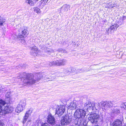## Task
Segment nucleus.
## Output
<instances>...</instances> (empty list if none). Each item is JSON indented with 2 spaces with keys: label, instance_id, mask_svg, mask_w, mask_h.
Wrapping results in <instances>:
<instances>
[{
  "label": "nucleus",
  "instance_id": "1a4fd4ad",
  "mask_svg": "<svg viewBox=\"0 0 126 126\" xmlns=\"http://www.w3.org/2000/svg\"><path fill=\"white\" fill-rule=\"evenodd\" d=\"M47 120V122L51 125H54L56 124L55 118L51 114L48 115Z\"/></svg>",
  "mask_w": 126,
  "mask_h": 126
},
{
  "label": "nucleus",
  "instance_id": "39448f33",
  "mask_svg": "<svg viewBox=\"0 0 126 126\" xmlns=\"http://www.w3.org/2000/svg\"><path fill=\"white\" fill-rule=\"evenodd\" d=\"M99 116L96 113H94L90 114L89 116L88 119L92 123H96L99 120Z\"/></svg>",
  "mask_w": 126,
  "mask_h": 126
},
{
  "label": "nucleus",
  "instance_id": "c756f323",
  "mask_svg": "<svg viewBox=\"0 0 126 126\" xmlns=\"http://www.w3.org/2000/svg\"><path fill=\"white\" fill-rule=\"evenodd\" d=\"M43 123L41 124L40 121H38L36 124L37 126H41Z\"/></svg>",
  "mask_w": 126,
  "mask_h": 126
},
{
  "label": "nucleus",
  "instance_id": "ea45409f",
  "mask_svg": "<svg viewBox=\"0 0 126 126\" xmlns=\"http://www.w3.org/2000/svg\"><path fill=\"white\" fill-rule=\"evenodd\" d=\"M96 105H95L94 106V107H95V109H96V110H97V109L98 108H97L96 107Z\"/></svg>",
  "mask_w": 126,
  "mask_h": 126
},
{
  "label": "nucleus",
  "instance_id": "b1692460",
  "mask_svg": "<svg viewBox=\"0 0 126 126\" xmlns=\"http://www.w3.org/2000/svg\"><path fill=\"white\" fill-rule=\"evenodd\" d=\"M120 112V110L117 108H115L112 110L111 113L112 114H116L119 113Z\"/></svg>",
  "mask_w": 126,
  "mask_h": 126
},
{
  "label": "nucleus",
  "instance_id": "ddd939ff",
  "mask_svg": "<svg viewBox=\"0 0 126 126\" xmlns=\"http://www.w3.org/2000/svg\"><path fill=\"white\" fill-rule=\"evenodd\" d=\"M112 103L111 101H109L108 102H104L102 104L103 109H104L105 110L108 109L109 107L112 106Z\"/></svg>",
  "mask_w": 126,
  "mask_h": 126
},
{
  "label": "nucleus",
  "instance_id": "f257e3e1",
  "mask_svg": "<svg viewBox=\"0 0 126 126\" xmlns=\"http://www.w3.org/2000/svg\"><path fill=\"white\" fill-rule=\"evenodd\" d=\"M23 74V76L21 78V81H22L23 85L24 86L31 85L35 83L36 80L33 78V76L32 74L25 73H24Z\"/></svg>",
  "mask_w": 126,
  "mask_h": 126
},
{
  "label": "nucleus",
  "instance_id": "e433bc0d",
  "mask_svg": "<svg viewBox=\"0 0 126 126\" xmlns=\"http://www.w3.org/2000/svg\"><path fill=\"white\" fill-rule=\"evenodd\" d=\"M5 125L3 123L0 122V126H4Z\"/></svg>",
  "mask_w": 126,
  "mask_h": 126
},
{
  "label": "nucleus",
  "instance_id": "5701e85b",
  "mask_svg": "<svg viewBox=\"0 0 126 126\" xmlns=\"http://www.w3.org/2000/svg\"><path fill=\"white\" fill-rule=\"evenodd\" d=\"M45 51L46 52H47V53L49 54L50 55L52 53H54V52L55 51L52 50V49H49V48H46Z\"/></svg>",
  "mask_w": 126,
  "mask_h": 126
},
{
  "label": "nucleus",
  "instance_id": "0eeeda50",
  "mask_svg": "<svg viewBox=\"0 0 126 126\" xmlns=\"http://www.w3.org/2000/svg\"><path fill=\"white\" fill-rule=\"evenodd\" d=\"M26 105L25 101L21 100L16 108V112L17 113H19L22 111L23 109V108L25 107Z\"/></svg>",
  "mask_w": 126,
  "mask_h": 126
},
{
  "label": "nucleus",
  "instance_id": "c9c22d12",
  "mask_svg": "<svg viewBox=\"0 0 126 126\" xmlns=\"http://www.w3.org/2000/svg\"><path fill=\"white\" fill-rule=\"evenodd\" d=\"M32 122V120L31 119H29L27 123L28 124H30Z\"/></svg>",
  "mask_w": 126,
  "mask_h": 126
},
{
  "label": "nucleus",
  "instance_id": "7c9ffc66",
  "mask_svg": "<svg viewBox=\"0 0 126 126\" xmlns=\"http://www.w3.org/2000/svg\"><path fill=\"white\" fill-rule=\"evenodd\" d=\"M9 20L10 21V24H11L12 22H15V19L14 18H13L10 19Z\"/></svg>",
  "mask_w": 126,
  "mask_h": 126
},
{
  "label": "nucleus",
  "instance_id": "6ab92c4d",
  "mask_svg": "<svg viewBox=\"0 0 126 126\" xmlns=\"http://www.w3.org/2000/svg\"><path fill=\"white\" fill-rule=\"evenodd\" d=\"M25 2L31 6H33L34 3L32 0H26Z\"/></svg>",
  "mask_w": 126,
  "mask_h": 126
},
{
  "label": "nucleus",
  "instance_id": "20e7f679",
  "mask_svg": "<svg viewBox=\"0 0 126 126\" xmlns=\"http://www.w3.org/2000/svg\"><path fill=\"white\" fill-rule=\"evenodd\" d=\"M72 121V118L68 115L63 116L61 120L62 125H66L70 124Z\"/></svg>",
  "mask_w": 126,
  "mask_h": 126
},
{
  "label": "nucleus",
  "instance_id": "cd10ccee",
  "mask_svg": "<svg viewBox=\"0 0 126 126\" xmlns=\"http://www.w3.org/2000/svg\"><path fill=\"white\" fill-rule=\"evenodd\" d=\"M106 32L107 34L108 35L109 34L110 32L111 33L113 32L112 31H111L110 27L108 29H107L106 30Z\"/></svg>",
  "mask_w": 126,
  "mask_h": 126
},
{
  "label": "nucleus",
  "instance_id": "f8f14e48",
  "mask_svg": "<svg viewBox=\"0 0 126 126\" xmlns=\"http://www.w3.org/2000/svg\"><path fill=\"white\" fill-rule=\"evenodd\" d=\"M31 54L34 56H36L39 52V50L35 46H34L31 48Z\"/></svg>",
  "mask_w": 126,
  "mask_h": 126
},
{
  "label": "nucleus",
  "instance_id": "dca6fc26",
  "mask_svg": "<svg viewBox=\"0 0 126 126\" xmlns=\"http://www.w3.org/2000/svg\"><path fill=\"white\" fill-rule=\"evenodd\" d=\"M70 6L69 5L65 4L61 8V11L62 12H64L68 11V9H69Z\"/></svg>",
  "mask_w": 126,
  "mask_h": 126
},
{
  "label": "nucleus",
  "instance_id": "a211bd4d",
  "mask_svg": "<svg viewBox=\"0 0 126 126\" xmlns=\"http://www.w3.org/2000/svg\"><path fill=\"white\" fill-rule=\"evenodd\" d=\"M35 76L36 81H38L42 77L43 75L42 73H40L36 74L34 76Z\"/></svg>",
  "mask_w": 126,
  "mask_h": 126
},
{
  "label": "nucleus",
  "instance_id": "4be33fe9",
  "mask_svg": "<svg viewBox=\"0 0 126 126\" xmlns=\"http://www.w3.org/2000/svg\"><path fill=\"white\" fill-rule=\"evenodd\" d=\"M81 121L80 122H78L79 126H84V122L85 120V119H79Z\"/></svg>",
  "mask_w": 126,
  "mask_h": 126
},
{
  "label": "nucleus",
  "instance_id": "bb28decb",
  "mask_svg": "<svg viewBox=\"0 0 126 126\" xmlns=\"http://www.w3.org/2000/svg\"><path fill=\"white\" fill-rule=\"evenodd\" d=\"M5 21V19L1 17H0V25L1 26L2 25H3V23Z\"/></svg>",
  "mask_w": 126,
  "mask_h": 126
},
{
  "label": "nucleus",
  "instance_id": "f704fd0d",
  "mask_svg": "<svg viewBox=\"0 0 126 126\" xmlns=\"http://www.w3.org/2000/svg\"><path fill=\"white\" fill-rule=\"evenodd\" d=\"M116 4H112V8H115L116 7Z\"/></svg>",
  "mask_w": 126,
  "mask_h": 126
},
{
  "label": "nucleus",
  "instance_id": "72a5a7b5",
  "mask_svg": "<svg viewBox=\"0 0 126 126\" xmlns=\"http://www.w3.org/2000/svg\"><path fill=\"white\" fill-rule=\"evenodd\" d=\"M41 126H50V125L47 123H44Z\"/></svg>",
  "mask_w": 126,
  "mask_h": 126
},
{
  "label": "nucleus",
  "instance_id": "9b49d317",
  "mask_svg": "<svg viewBox=\"0 0 126 126\" xmlns=\"http://www.w3.org/2000/svg\"><path fill=\"white\" fill-rule=\"evenodd\" d=\"M22 28L21 30V33L19 34L18 35V37L22 38L24 37L25 36H26L29 34L28 31L27 30V28L26 27H23Z\"/></svg>",
  "mask_w": 126,
  "mask_h": 126
},
{
  "label": "nucleus",
  "instance_id": "c03bdc74",
  "mask_svg": "<svg viewBox=\"0 0 126 126\" xmlns=\"http://www.w3.org/2000/svg\"><path fill=\"white\" fill-rule=\"evenodd\" d=\"M124 126H126V125H125Z\"/></svg>",
  "mask_w": 126,
  "mask_h": 126
},
{
  "label": "nucleus",
  "instance_id": "aec40b11",
  "mask_svg": "<svg viewBox=\"0 0 126 126\" xmlns=\"http://www.w3.org/2000/svg\"><path fill=\"white\" fill-rule=\"evenodd\" d=\"M48 0H41L40 1V5L42 7H43L46 4Z\"/></svg>",
  "mask_w": 126,
  "mask_h": 126
},
{
  "label": "nucleus",
  "instance_id": "393cba45",
  "mask_svg": "<svg viewBox=\"0 0 126 126\" xmlns=\"http://www.w3.org/2000/svg\"><path fill=\"white\" fill-rule=\"evenodd\" d=\"M34 11L37 14L40 13L41 11L40 9L37 7H34L33 8Z\"/></svg>",
  "mask_w": 126,
  "mask_h": 126
},
{
  "label": "nucleus",
  "instance_id": "c85d7f7f",
  "mask_svg": "<svg viewBox=\"0 0 126 126\" xmlns=\"http://www.w3.org/2000/svg\"><path fill=\"white\" fill-rule=\"evenodd\" d=\"M24 37L22 38H20V39H19V41L20 42H21L22 44H24L25 43V41L24 39Z\"/></svg>",
  "mask_w": 126,
  "mask_h": 126
},
{
  "label": "nucleus",
  "instance_id": "37998d69",
  "mask_svg": "<svg viewBox=\"0 0 126 126\" xmlns=\"http://www.w3.org/2000/svg\"><path fill=\"white\" fill-rule=\"evenodd\" d=\"M34 0L35 1H38L39 0Z\"/></svg>",
  "mask_w": 126,
  "mask_h": 126
},
{
  "label": "nucleus",
  "instance_id": "4468645a",
  "mask_svg": "<svg viewBox=\"0 0 126 126\" xmlns=\"http://www.w3.org/2000/svg\"><path fill=\"white\" fill-rule=\"evenodd\" d=\"M122 121L118 119L116 120L112 123V126H122Z\"/></svg>",
  "mask_w": 126,
  "mask_h": 126
},
{
  "label": "nucleus",
  "instance_id": "473e14b6",
  "mask_svg": "<svg viewBox=\"0 0 126 126\" xmlns=\"http://www.w3.org/2000/svg\"><path fill=\"white\" fill-rule=\"evenodd\" d=\"M11 96V94L10 92H7L6 94V96L7 98H9Z\"/></svg>",
  "mask_w": 126,
  "mask_h": 126
},
{
  "label": "nucleus",
  "instance_id": "6e6552de",
  "mask_svg": "<svg viewBox=\"0 0 126 126\" xmlns=\"http://www.w3.org/2000/svg\"><path fill=\"white\" fill-rule=\"evenodd\" d=\"M65 111V106L63 105H61L60 106H58L57 109L56 113L59 116H60L63 114Z\"/></svg>",
  "mask_w": 126,
  "mask_h": 126
},
{
  "label": "nucleus",
  "instance_id": "423d86ee",
  "mask_svg": "<svg viewBox=\"0 0 126 126\" xmlns=\"http://www.w3.org/2000/svg\"><path fill=\"white\" fill-rule=\"evenodd\" d=\"M85 111L83 109H80L79 111L75 112V117L76 118L80 119H85Z\"/></svg>",
  "mask_w": 126,
  "mask_h": 126
},
{
  "label": "nucleus",
  "instance_id": "2eb2a0df",
  "mask_svg": "<svg viewBox=\"0 0 126 126\" xmlns=\"http://www.w3.org/2000/svg\"><path fill=\"white\" fill-rule=\"evenodd\" d=\"M74 101L73 102H71L70 104L68 106V109H70L72 110L75 109L76 108L77 104Z\"/></svg>",
  "mask_w": 126,
  "mask_h": 126
},
{
  "label": "nucleus",
  "instance_id": "f03ea898",
  "mask_svg": "<svg viewBox=\"0 0 126 126\" xmlns=\"http://www.w3.org/2000/svg\"><path fill=\"white\" fill-rule=\"evenodd\" d=\"M6 102L0 98V115L5 114L13 111V108L10 106H4Z\"/></svg>",
  "mask_w": 126,
  "mask_h": 126
},
{
  "label": "nucleus",
  "instance_id": "412c9836",
  "mask_svg": "<svg viewBox=\"0 0 126 126\" xmlns=\"http://www.w3.org/2000/svg\"><path fill=\"white\" fill-rule=\"evenodd\" d=\"M85 106H86L87 108L91 107L92 106L93 108H94V104H92L91 102L88 101L84 104Z\"/></svg>",
  "mask_w": 126,
  "mask_h": 126
},
{
  "label": "nucleus",
  "instance_id": "f3484780",
  "mask_svg": "<svg viewBox=\"0 0 126 126\" xmlns=\"http://www.w3.org/2000/svg\"><path fill=\"white\" fill-rule=\"evenodd\" d=\"M119 27V25L117 24H115L110 27L111 31L113 32L114 31H116L117 29Z\"/></svg>",
  "mask_w": 126,
  "mask_h": 126
},
{
  "label": "nucleus",
  "instance_id": "a19ab883",
  "mask_svg": "<svg viewBox=\"0 0 126 126\" xmlns=\"http://www.w3.org/2000/svg\"><path fill=\"white\" fill-rule=\"evenodd\" d=\"M2 89H3V88L2 87H1V89L0 88V91H1V90H2ZM0 92H1V91H0Z\"/></svg>",
  "mask_w": 126,
  "mask_h": 126
},
{
  "label": "nucleus",
  "instance_id": "4c0bfd02",
  "mask_svg": "<svg viewBox=\"0 0 126 126\" xmlns=\"http://www.w3.org/2000/svg\"><path fill=\"white\" fill-rule=\"evenodd\" d=\"M2 61V59L1 57H0V62H1Z\"/></svg>",
  "mask_w": 126,
  "mask_h": 126
},
{
  "label": "nucleus",
  "instance_id": "58836bf2",
  "mask_svg": "<svg viewBox=\"0 0 126 126\" xmlns=\"http://www.w3.org/2000/svg\"><path fill=\"white\" fill-rule=\"evenodd\" d=\"M61 50H62V49L61 48H60V49H59L58 50V51H60Z\"/></svg>",
  "mask_w": 126,
  "mask_h": 126
},
{
  "label": "nucleus",
  "instance_id": "a878e982",
  "mask_svg": "<svg viewBox=\"0 0 126 126\" xmlns=\"http://www.w3.org/2000/svg\"><path fill=\"white\" fill-rule=\"evenodd\" d=\"M112 4L111 2H109V3H106V6H105V7L109 8H112Z\"/></svg>",
  "mask_w": 126,
  "mask_h": 126
},
{
  "label": "nucleus",
  "instance_id": "9d476101",
  "mask_svg": "<svg viewBox=\"0 0 126 126\" xmlns=\"http://www.w3.org/2000/svg\"><path fill=\"white\" fill-rule=\"evenodd\" d=\"M32 112V110L31 109H29L27 110L24 116L23 120V124L25 123L26 122L27 119L29 116L31 115Z\"/></svg>",
  "mask_w": 126,
  "mask_h": 126
},
{
  "label": "nucleus",
  "instance_id": "79ce46f5",
  "mask_svg": "<svg viewBox=\"0 0 126 126\" xmlns=\"http://www.w3.org/2000/svg\"><path fill=\"white\" fill-rule=\"evenodd\" d=\"M55 126H60L58 125H55Z\"/></svg>",
  "mask_w": 126,
  "mask_h": 126
},
{
  "label": "nucleus",
  "instance_id": "7ed1b4c3",
  "mask_svg": "<svg viewBox=\"0 0 126 126\" xmlns=\"http://www.w3.org/2000/svg\"><path fill=\"white\" fill-rule=\"evenodd\" d=\"M67 61L65 59H59L49 62V65L50 66H52L54 65L57 66H63L65 65Z\"/></svg>",
  "mask_w": 126,
  "mask_h": 126
},
{
  "label": "nucleus",
  "instance_id": "2f4dec72",
  "mask_svg": "<svg viewBox=\"0 0 126 126\" xmlns=\"http://www.w3.org/2000/svg\"><path fill=\"white\" fill-rule=\"evenodd\" d=\"M122 106L123 108L125 109L126 110V102L122 103Z\"/></svg>",
  "mask_w": 126,
  "mask_h": 126
}]
</instances>
